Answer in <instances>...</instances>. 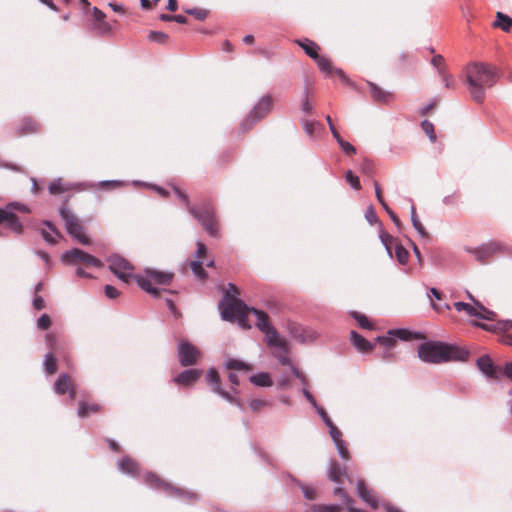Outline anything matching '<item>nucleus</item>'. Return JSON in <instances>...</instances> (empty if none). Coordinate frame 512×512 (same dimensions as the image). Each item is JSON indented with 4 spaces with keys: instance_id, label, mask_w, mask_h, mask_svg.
Listing matches in <instances>:
<instances>
[{
    "instance_id": "obj_1",
    "label": "nucleus",
    "mask_w": 512,
    "mask_h": 512,
    "mask_svg": "<svg viewBox=\"0 0 512 512\" xmlns=\"http://www.w3.org/2000/svg\"><path fill=\"white\" fill-rule=\"evenodd\" d=\"M464 72L471 99L477 103H483L486 90L494 86L497 81L495 70L483 63L473 62L465 67Z\"/></svg>"
},
{
    "instance_id": "obj_2",
    "label": "nucleus",
    "mask_w": 512,
    "mask_h": 512,
    "mask_svg": "<svg viewBox=\"0 0 512 512\" xmlns=\"http://www.w3.org/2000/svg\"><path fill=\"white\" fill-rule=\"evenodd\" d=\"M469 352L457 345L439 341L425 342L418 347L419 358L426 363L439 364L449 361H465Z\"/></svg>"
},
{
    "instance_id": "obj_3",
    "label": "nucleus",
    "mask_w": 512,
    "mask_h": 512,
    "mask_svg": "<svg viewBox=\"0 0 512 512\" xmlns=\"http://www.w3.org/2000/svg\"><path fill=\"white\" fill-rule=\"evenodd\" d=\"M173 190L175 195L185 202L189 213L199 221L207 233L212 237H217L219 233V226L213 205L209 202H204L199 208L191 206L188 196L185 193L176 186H173Z\"/></svg>"
},
{
    "instance_id": "obj_4",
    "label": "nucleus",
    "mask_w": 512,
    "mask_h": 512,
    "mask_svg": "<svg viewBox=\"0 0 512 512\" xmlns=\"http://www.w3.org/2000/svg\"><path fill=\"white\" fill-rule=\"evenodd\" d=\"M173 277L174 274L172 272L147 268L144 275H135L134 279L141 289L153 297H158L160 290L152 284L169 285Z\"/></svg>"
},
{
    "instance_id": "obj_5",
    "label": "nucleus",
    "mask_w": 512,
    "mask_h": 512,
    "mask_svg": "<svg viewBox=\"0 0 512 512\" xmlns=\"http://www.w3.org/2000/svg\"><path fill=\"white\" fill-rule=\"evenodd\" d=\"M144 483L152 489L161 490L169 496L177 497L188 502H194L199 499L198 495L191 491H186L161 480L157 475L147 472L143 476Z\"/></svg>"
},
{
    "instance_id": "obj_6",
    "label": "nucleus",
    "mask_w": 512,
    "mask_h": 512,
    "mask_svg": "<svg viewBox=\"0 0 512 512\" xmlns=\"http://www.w3.org/2000/svg\"><path fill=\"white\" fill-rule=\"evenodd\" d=\"M250 308L240 299L224 300L219 303L221 317L225 321H238L241 326H246L247 312Z\"/></svg>"
},
{
    "instance_id": "obj_7",
    "label": "nucleus",
    "mask_w": 512,
    "mask_h": 512,
    "mask_svg": "<svg viewBox=\"0 0 512 512\" xmlns=\"http://www.w3.org/2000/svg\"><path fill=\"white\" fill-rule=\"evenodd\" d=\"M59 215L65 223L67 233L82 245H89L91 243L90 238L85 235L84 227L80 224L78 217L68 208L66 204H63L59 208Z\"/></svg>"
},
{
    "instance_id": "obj_8",
    "label": "nucleus",
    "mask_w": 512,
    "mask_h": 512,
    "mask_svg": "<svg viewBox=\"0 0 512 512\" xmlns=\"http://www.w3.org/2000/svg\"><path fill=\"white\" fill-rule=\"evenodd\" d=\"M423 338L424 336L421 332L411 331L406 328H396L388 330L385 335L377 336L375 343H380L386 348L391 349L394 347L397 340L412 341Z\"/></svg>"
},
{
    "instance_id": "obj_9",
    "label": "nucleus",
    "mask_w": 512,
    "mask_h": 512,
    "mask_svg": "<svg viewBox=\"0 0 512 512\" xmlns=\"http://www.w3.org/2000/svg\"><path fill=\"white\" fill-rule=\"evenodd\" d=\"M271 109V98L266 95L263 96L258 103L253 107L246 119L240 124L242 132L250 130L255 123L263 119Z\"/></svg>"
},
{
    "instance_id": "obj_10",
    "label": "nucleus",
    "mask_w": 512,
    "mask_h": 512,
    "mask_svg": "<svg viewBox=\"0 0 512 512\" xmlns=\"http://www.w3.org/2000/svg\"><path fill=\"white\" fill-rule=\"evenodd\" d=\"M110 271L121 281L129 283L135 276L132 274L134 267L124 257L113 254L107 259Z\"/></svg>"
},
{
    "instance_id": "obj_11",
    "label": "nucleus",
    "mask_w": 512,
    "mask_h": 512,
    "mask_svg": "<svg viewBox=\"0 0 512 512\" xmlns=\"http://www.w3.org/2000/svg\"><path fill=\"white\" fill-rule=\"evenodd\" d=\"M61 259L67 265H76L81 262L95 268L103 266L100 259L78 248L66 251L62 254Z\"/></svg>"
},
{
    "instance_id": "obj_12",
    "label": "nucleus",
    "mask_w": 512,
    "mask_h": 512,
    "mask_svg": "<svg viewBox=\"0 0 512 512\" xmlns=\"http://www.w3.org/2000/svg\"><path fill=\"white\" fill-rule=\"evenodd\" d=\"M205 378H206V382H207V385H208L209 389L213 393L219 395L220 397H222L227 402L238 406L240 409L242 408V403L238 399H236L232 395V393L227 392V391H225L224 389L221 388V386H220V377H219V374H218L216 369L210 368L207 371Z\"/></svg>"
},
{
    "instance_id": "obj_13",
    "label": "nucleus",
    "mask_w": 512,
    "mask_h": 512,
    "mask_svg": "<svg viewBox=\"0 0 512 512\" xmlns=\"http://www.w3.org/2000/svg\"><path fill=\"white\" fill-rule=\"evenodd\" d=\"M200 351L196 346L187 340H183L178 344L177 357L181 366L188 367L197 363Z\"/></svg>"
},
{
    "instance_id": "obj_14",
    "label": "nucleus",
    "mask_w": 512,
    "mask_h": 512,
    "mask_svg": "<svg viewBox=\"0 0 512 512\" xmlns=\"http://www.w3.org/2000/svg\"><path fill=\"white\" fill-rule=\"evenodd\" d=\"M501 250L502 245L496 241H489L475 248H465V251L474 255L475 259L480 263H485L489 258Z\"/></svg>"
},
{
    "instance_id": "obj_15",
    "label": "nucleus",
    "mask_w": 512,
    "mask_h": 512,
    "mask_svg": "<svg viewBox=\"0 0 512 512\" xmlns=\"http://www.w3.org/2000/svg\"><path fill=\"white\" fill-rule=\"evenodd\" d=\"M287 331L289 335L298 343L312 342L317 338V333L311 328L302 326L293 321H288Z\"/></svg>"
},
{
    "instance_id": "obj_16",
    "label": "nucleus",
    "mask_w": 512,
    "mask_h": 512,
    "mask_svg": "<svg viewBox=\"0 0 512 512\" xmlns=\"http://www.w3.org/2000/svg\"><path fill=\"white\" fill-rule=\"evenodd\" d=\"M314 61L316 62L319 70L322 73L326 74L327 76H330L332 73H335L343 83H350V80L344 73V71L339 68H333L330 59H328L327 57L318 55L317 58L314 59Z\"/></svg>"
},
{
    "instance_id": "obj_17",
    "label": "nucleus",
    "mask_w": 512,
    "mask_h": 512,
    "mask_svg": "<svg viewBox=\"0 0 512 512\" xmlns=\"http://www.w3.org/2000/svg\"><path fill=\"white\" fill-rule=\"evenodd\" d=\"M6 228L10 229L16 234H22L23 232V224L20 219L8 210L7 206L5 208H0V223H4Z\"/></svg>"
},
{
    "instance_id": "obj_18",
    "label": "nucleus",
    "mask_w": 512,
    "mask_h": 512,
    "mask_svg": "<svg viewBox=\"0 0 512 512\" xmlns=\"http://www.w3.org/2000/svg\"><path fill=\"white\" fill-rule=\"evenodd\" d=\"M202 376V370L200 369H186L174 377L173 381L178 385L191 386L196 383Z\"/></svg>"
},
{
    "instance_id": "obj_19",
    "label": "nucleus",
    "mask_w": 512,
    "mask_h": 512,
    "mask_svg": "<svg viewBox=\"0 0 512 512\" xmlns=\"http://www.w3.org/2000/svg\"><path fill=\"white\" fill-rule=\"evenodd\" d=\"M54 391L59 395L68 392L71 399L76 397L75 387L71 384L66 374L58 376L54 383Z\"/></svg>"
},
{
    "instance_id": "obj_20",
    "label": "nucleus",
    "mask_w": 512,
    "mask_h": 512,
    "mask_svg": "<svg viewBox=\"0 0 512 512\" xmlns=\"http://www.w3.org/2000/svg\"><path fill=\"white\" fill-rule=\"evenodd\" d=\"M329 434L335 444L339 456L344 460L349 459V451L346 447L345 441L342 439L341 431L335 426L331 427Z\"/></svg>"
},
{
    "instance_id": "obj_21",
    "label": "nucleus",
    "mask_w": 512,
    "mask_h": 512,
    "mask_svg": "<svg viewBox=\"0 0 512 512\" xmlns=\"http://www.w3.org/2000/svg\"><path fill=\"white\" fill-rule=\"evenodd\" d=\"M478 369L488 378L497 379L496 366L488 355H483L477 359Z\"/></svg>"
},
{
    "instance_id": "obj_22",
    "label": "nucleus",
    "mask_w": 512,
    "mask_h": 512,
    "mask_svg": "<svg viewBox=\"0 0 512 512\" xmlns=\"http://www.w3.org/2000/svg\"><path fill=\"white\" fill-rule=\"evenodd\" d=\"M350 341L352 345L361 353H366L374 348L375 343H372L358 334L356 331L350 332Z\"/></svg>"
},
{
    "instance_id": "obj_23",
    "label": "nucleus",
    "mask_w": 512,
    "mask_h": 512,
    "mask_svg": "<svg viewBox=\"0 0 512 512\" xmlns=\"http://www.w3.org/2000/svg\"><path fill=\"white\" fill-rule=\"evenodd\" d=\"M357 492L359 497L368 504L372 509L378 508V501L373 493L366 487L363 480L357 482Z\"/></svg>"
},
{
    "instance_id": "obj_24",
    "label": "nucleus",
    "mask_w": 512,
    "mask_h": 512,
    "mask_svg": "<svg viewBox=\"0 0 512 512\" xmlns=\"http://www.w3.org/2000/svg\"><path fill=\"white\" fill-rule=\"evenodd\" d=\"M118 469L124 474L130 475L132 477H137L139 475V465L136 461H134L129 456L123 457L118 462Z\"/></svg>"
},
{
    "instance_id": "obj_25",
    "label": "nucleus",
    "mask_w": 512,
    "mask_h": 512,
    "mask_svg": "<svg viewBox=\"0 0 512 512\" xmlns=\"http://www.w3.org/2000/svg\"><path fill=\"white\" fill-rule=\"evenodd\" d=\"M370 88V94L374 101L386 103L392 98V94L388 91L383 90L381 87L373 82H367Z\"/></svg>"
},
{
    "instance_id": "obj_26",
    "label": "nucleus",
    "mask_w": 512,
    "mask_h": 512,
    "mask_svg": "<svg viewBox=\"0 0 512 512\" xmlns=\"http://www.w3.org/2000/svg\"><path fill=\"white\" fill-rule=\"evenodd\" d=\"M334 495L339 496L342 505L347 508L348 512H366L362 509L353 507V499L340 486H336L334 488Z\"/></svg>"
},
{
    "instance_id": "obj_27",
    "label": "nucleus",
    "mask_w": 512,
    "mask_h": 512,
    "mask_svg": "<svg viewBox=\"0 0 512 512\" xmlns=\"http://www.w3.org/2000/svg\"><path fill=\"white\" fill-rule=\"evenodd\" d=\"M296 43L305 51V53L313 60L319 55L320 47L317 43L310 39L297 40Z\"/></svg>"
},
{
    "instance_id": "obj_28",
    "label": "nucleus",
    "mask_w": 512,
    "mask_h": 512,
    "mask_svg": "<svg viewBox=\"0 0 512 512\" xmlns=\"http://www.w3.org/2000/svg\"><path fill=\"white\" fill-rule=\"evenodd\" d=\"M249 312L252 313L256 317L255 324L261 332H263L264 330H267L268 328H270L272 326L271 323L269 322L267 313H265L264 311L258 310L255 308H250Z\"/></svg>"
},
{
    "instance_id": "obj_29",
    "label": "nucleus",
    "mask_w": 512,
    "mask_h": 512,
    "mask_svg": "<svg viewBox=\"0 0 512 512\" xmlns=\"http://www.w3.org/2000/svg\"><path fill=\"white\" fill-rule=\"evenodd\" d=\"M493 27L500 28L504 32H509L512 28V18L503 12H497Z\"/></svg>"
},
{
    "instance_id": "obj_30",
    "label": "nucleus",
    "mask_w": 512,
    "mask_h": 512,
    "mask_svg": "<svg viewBox=\"0 0 512 512\" xmlns=\"http://www.w3.org/2000/svg\"><path fill=\"white\" fill-rule=\"evenodd\" d=\"M475 325L486 330V331L506 332L512 327V320L498 321L495 324L475 323Z\"/></svg>"
},
{
    "instance_id": "obj_31",
    "label": "nucleus",
    "mask_w": 512,
    "mask_h": 512,
    "mask_svg": "<svg viewBox=\"0 0 512 512\" xmlns=\"http://www.w3.org/2000/svg\"><path fill=\"white\" fill-rule=\"evenodd\" d=\"M249 381L258 387H270L272 385V380L266 372H259L250 376Z\"/></svg>"
},
{
    "instance_id": "obj_32",
    "label": "nucleus",
    "mask_w": 512,
    "mask_h": 512,
    "mask_svg": "<svg viewBox=\"0 0 512 512\" xmlns=\"http://www.w3.org/2000/svg\"><path fill=\"white\" fill-rule=\"evenodd\" d=\"M305 512H343L338 504H312Z\"/></svg>"
},
{
    "instance_id": "obj_33",
    "label": "nucleus",
    "mask_w": 512,
    "mask_h": 512,
    "mask_svg": "<svg viewBox=\"0 0 512 512\" xmlns=\"http://www.w3.org/2000/svg\"><path fill=\"white\" fill-rule=\"evenodd\" d=\"M263 333L265 334L266 343L270 347H274L277 344L285 341L284 338L279 336V333L273 326H271L267 330H264Z\"/></svg>"
},
{
    "instance_id": "obj_34",
    "label": "nucleus",
    "mask_w": 512,
    "mask_h": 512,
    "mask_svg": "<svg viewBox=\"0 0 512 512\" xmlns=\"http://www.w3.org/2000/svg\"><path fill=\"white\" fill-rule=\"evenodd\" d=\"M224 367L228 370H238V371H249L251 369L250 365L247 363L234 359L228 358L224 362Z\"/></svg>"
},
{
    "instance_id": "obj_35",
    "label": "nucleus",
    "mask_w": 512,
    "mask_h": 512,
    "mask_svg": "<svg viewBox=\"0 0 512 512\" xmlns=\"http://www.w3.org/2000/svg\"><path fill=\"white\" fill-rule=\"evenodd\" d=\"M410 213H411V222H412L413 228L417 231V233L419 234V236L421 238H427L428 234L417 216L416 208L414 205L411 206Z\"/></svg>"
},
{
    "instance_id": "obj_36",
    "label": "nucleus",
    "mask_w": 512,
    "mask_h": 512,
    "mask_svg": "<svg viewBox=\"0 0 512 512\" xmlns=\"http://www.w3.org/2000/svg\"><path fill=\"white\" fill-rule=\"evenodd\" d=\"M39 128V124L31 119V118H24L19 126V131L21 134H30L37 132Z\"/></svg>"
},
{
    "instance_id": "obj_37",
    "label": "nucleus",
    "mask_w": 512,
    "mask_h": 512,
    "mask_svg": "<svg viewBox=\"0 0 512 512\" xmlns=\"http://www.w3.org/2000/svg\"><path fill=\"white\" fill-rule=\"evenodd\" d=\"M475 306L477 308V315L474 317L494 321L496 317V313L484 307L479 301H475Z\"/></svg>"
},
{
    "instance_id": "obj_38",
    "label": "nucleus",
    "mask_w": 512,
    "mask_h": 512,
    "mask_svg": "<svg viewBox=\"0 0 512 512\" xmlns=\"http://www.w3.org/2000/svg\"><path fill=\"white\" fill-rule=\"evenodd\" d=\"M379 238L385 247L388 255L392 257V244H393V237L389 235L384 229L382 228V225L380 224V230H379Z\"/></svg>"
},
{
    "instance_id": "obj_39",
    "label": "nucleus",
    "mask_w": 512,
    "mask_h": 512,
    "mask_svg": "<svg viewBox=\"0 0 512 512\" xmlns=\"http://www.w3.org/2000/svg\"><path fill=\"white\" fill-rule=\"evenodd\" d=\"M438 75L441 78L443 85L448 89L455 88V80L452 75L448 74L445 68L438 69Z\"/></svg>"
},
{
    "instance_id": "obj_40",
    "label": "nucleus",
    "mask_w": 512,
    "mask_h": 512,
    "mask_svg": "<svg viewBox=\"0 0 512 512\" xmlns=\"http://www.w3.org/2000/svg\"><path fill=\"white\" fill-rule=\"evenodd\" d=\"M453 306L458 312L465 311L471 317H474V315H477L476 306H473L469 303L458 301V302H455L453 304Z\"/></svg>"
},
{
    "instance_id": "obj_41",
    "label": "nucleus",
    "mask_w": 512,
    "mask_h": 512,
    "mask_svg": "<svg viewBox=\"0 0 512 512\" xmlns=\"http://www.w3.org/2000/svg\"><path fill=\"white\" fill-rule=\"evenodd\" d=\"M190 268L194 275L199 279H205L207 277V273L203 268V263L200 260H194L190 263Z\"/></svg>"
},
{
    "instance_id": "obj_42",
    "label": "nucleus",
    "mask_w": 512,
    "mask_h": 512,
    "mask_svg": "<svg viewBox=\"0 0 512 512\" xmlns=\"http://www.w3.org/2000/svg\"><path fill=\"white\" fill-rule=\"evenodd\" d=\"M48 189H49L50 194H53V195L62 194L68 190V188L64 186V184L62 183V180L60 178L53 180L49 184Z\"/></svg>"
},
{
    "instance_id": "obj_43",
    "label": "nucleus",
    "mask_w": 512,
    "mask_h": 512,
    "mask_svg": "<svg viewBox=\"0 0 512 512\" xmlns=\"http://www.w3.org/2000/svg\"><path fill=\"white\" fill-rule=\"evenodd\" d=\"M303 130L305 133L312 137L317 127H321L320 122L314 120L303 119L302 121Z\"/></svg>"
},
{
    "instance_id": "obj_44",
    "label": "nucleus",
    "mask_w": 512,
    "mask_h": 512,
    "mask_svg": "<svg viewBox=\"0 0 512 512\" xmlns=\"http://www.w3.org/2000/svg\"><path fill=\"white\" fill-rule=\"evenodd\" d=\"M44 367L48 374H53L56 371V368H57L56 358L54 357V355L51 352H49L45 355Z\"/></svg>"
},
{
    "instance_id": "obj_45",
    "label": "nucleus",
    "mask_w": 512,
    "mask_h": 512,
    "mask_svg": "<svg viewBox=\"0 0 512 512\" xmlns=\"http://www.w3.org/2000/svg\"><path fill=\"white\" fill-rule=\"evenodd\" d=\"M99 409L100 407L98 404L87 405L86 403L82 402L80 403L77 414L80 418H84L88 416V412H97Z\"/></svg>"
},
{
    "instance_id": "obj_46",
    "label": "nucleus",
    "mask_w": 512,
    "mask_h": 512,
    "mask_svg": "<svg viewBox=\"0 0 512 512\" xmlns=\"http://www.w3.org/2000/svg\"><path fill=\"white\" fill-rule=\"evenodd\" d=\"M341 469L338 463L332 462L328 470V477L335 483H340Z\"/></svg>"
},
{
    "instance_id": "obj_47",
    "label": "nucleus",
    "mask_w": 512,
    "mask_h": 512,
    "mask_svg": "<svg viewBox=\"0 0 512 512\" xmlns=\"http://www.w3.org/2000/svg\"><path fill=\"white\" fill-rule=\"evenodd\" d=\"M421 128L426 133V135L429 137L431 142L436 141V134H435L434 125L432 122H430L428 120H423L421 122Z\"/></svg>"
},
{
    "instance_id": "obj_48",
    "label": "nucleus",
    "mask_w": 512,
    "mask_h": 512,
    "mask_svg": "<svg viewBox=\"0 0 512 512\" xmlns=\"http://www.w3.org/2000/svg\"><path fill=\"white\" fill-rule=\"evenodd\" d=\"M395 254L398 262L400 264H406L409 258V252L402 245H397L395 249Z\"/></svg>"
},
{
    "instance_id": "obj_49",
    "label": "nucleus",
    "mask_w": 512,
    "mask_h": 512,
    "mask_svg": "<svg viewBox=\"0 0 512 512\" xmlns=\"http://www.w3.org/2000/svg\"><path fill=\"white\" fill-rule=\"evenodd\" d=\"M148 38L152 42L164 44L168 40V35L160 31H151Z\"/></svg>"
},
{
    "instance_id": "obj_50",
    "label": "nucleus",
    "mask_w": 512,
    "mask_h": 512,
    "mask_svg": "<svg viewBox=\"0 0 512 512\" xmlns=\"http://www.w3.org/2000/svg\"><path fill=\"white\" fill-rule=\"evenodd\" d=\"M345 179L353 189H356V190L361 189V184H360L359 178L356 175H354L351 170L346 171Z\"/></svg>"
},
{
    "instance_id": "obj_51",
    "label": "nucleus",
    "mask_w": 512,
    "mask_h": 512,
    "mask_svg": "<svg viewBox=\"0 0 512 512\" xmlns=\"http://www.w3.org/2000/svg\"><path fill=\"white\" fill-rule=\"evenodd\" d=\"M336 141L339 144V146L342 149V151L346 155H354V154H356V148L352 144H350L349 142L343 140L342 137H340Z\"/></svg>"
},
{
    "instance_id": "obj_52",
    "label": "nucleus",
    "mask_w": 512,
    "mask_h": 512,
    "mask_svg": "<svg viewBox=\"0 0 512 512\" xmlns=\"http://www.w3.org/2000/svg\"><path fill=\"white\" fill-rule=\"evenodd\" d=\"M352 317L357 321L358 325L363 329H370L371 324L365 315L359 314L358 312H352Z\"/></svg>"
},
{
    "instance_id": "obj_53",
    "label": "nucleus",
    "mask_w": 512,
    "mask_h": 512,
    "mask_svg": "<svg viewBox=\"0 0 512 512\" xmlns=\"http://www.w3.org/2000/svg\"><path fill=\"white\" fill-rule=\"evenodd\" d=\"M299 487L302 490L303 496L307 500H315L317 498L316 490L313 487L299 483Z\"/></svg>"
},
{
    "instance_id": "obj_54",
    "label": "nucleus",
    "mask_w": 512,
    "mask_h": 512,
    "mask_svg": "<svg viewBox=\"0 0 512 512\" xmlns=\"http://www.w3.org/2000/svg\"><path fill=\"white\" fill-rule=\"evenodd\" d=\"M274 349L273 356L277 359L281 358L283 354H288V344L287 341H283L276 346L272 347Z\"/></svg>"
},
{
    "instance_id": "obj_55",
    "label": "nucleus",
    "mask_w": 512,
    "mask_h": 512,
    "mask_svg": "<svg viewBox=\"0 0 512 512\" xmlns=\"http://www.w3.org/2000/svg\"><path fill=\"white\" fill-rule=\"evenodd\" d=\"M185 13L194 16L197 20L203 21L206 19L208 12L204 9L190 8L185 9Z\"/></svg>"
},
{
    "instance_id": "obj_56",
    "label": "nucleus",
    "mask_w": 512,
    "mask_h": 512,
    "mask_svg": "<svg viewBox=\"0 0 512 512\" xmlns=\"http://www.w3.org/2000/svg\"><path fill=\"white\" fill-rule=\"evenodd\" d=\"M269 405V402L263 399H252L249 401V407L253 412H259L262 408Z\"/></svg>"
},
{
    "instance_id": "obj_57",
    "label": "nucleus",
    "mask_w": 512,
    "mask_h": 512,
    "mask_svg": "<svg viewBox=\"0 0 512 512\" xmlns=\"http://www.w3.org/2000/svg\"><path fill=\"white\" fill-rule=\"evenodd\" d=\"M8 210L12 213H15V211H20L22 213H30V208L27 205L18 203V202H11L6 205Z\"/></svg>"
},
{
    "instance_id": "obj_58",
    "label": "nucleus",
    "mask_w": 512,
    "mask_h": 512,
    "mask_svg": "<svg viewBox=\"0 0 512 512\" xmlns=\"http://www.w3.org/2000/svg\"><path fill=\"white\" fill-rule=\"evenodd\" d=\"M50 325H51V319H50L49 315H47V314H42L37 319V327L40 330H46L50 327Z\"/></svg>"
},
{
    "instance_id": "obj_59",
    "label": "nucleus",
    "mask_w": 512,
    "mask_h": 512,
    "mask_svg": "<svg viewBox=\"0 0 512 512\" xmlns=\"http://www.w3.org/2000/svg\"><path fill=\"white\" fill-rule=\"evenodd\" d=\"M365 218L371 225L378 223V216L373 206H369L365 212Z\"/></svg>"
},
{
    "instance_id": "obj_60",
    "label": "nucleus",
    "mask_w": 512,
    "mask_h": 512,
    "mask_svg": "<svg viewBox=\"0 0 512 512\" xmlns=\"http://www.w3.org/2000/svg\"><path fill=\"white\" fill-rule=\"evenodd\" d=\"M237 294H238V288L236 287V285L229 283L223 299L224 300L238 299Z\"/></svg>"
},
{
    "instance_id": "obj_61",
    "label": "nucleus",
    "mask_w": 512,
    "mask_h": 512,
    "mask_svg": "<svg viewBox=\"0 0 512 512\" xmlns=\"http://www.w3.org/2000/svg\"><path fill=\"white\" fill-rule=\"evenodd\" d=\"M361 171L366 175H371L374 170V164L369 159H363L360 165Z\"/></svg>"
},
{
    "instance_id": "obj_62",
    "label": "nucleus",
    "mask_w": 512,
    "mask_h": 512,
    "mask_svg": "<svg viewBox=\"0 0 512 512\" xmlns=\"http://www.w3.org/2000/svg\"><path fill=\"white\" fill-rule=\"evenodd\" d=\"M301 110H302V112H304L306 114L311 113L313 111V106L308 100V90L307 89L304 90V99L301 104Z\"/></svg>"
},
{
    "instance_id": "obj_63",
    "label": "nucleus",
    "mask_w": 512,
    "mask_h": 512,
    "mask_svg": "<svg viewBox=\"0 0 512 512\" xmlns=\"http://www.w3.org/2000/svg\"><path fill=\"white\" fill-rule=\"evenodd\" d=\"M98 185L101 187L118 188L124 185V182L120 180H104L99 182Z\"/></svg>"
},
{
    "instance_id": "obj_64",
    "label": "nucleus",
    "mask_w": 512,
    "mask_h": 512,
    "mask_svg": "<svg viewBox=\"0 0 512 512\" xmlns=\"http://www.w3.org/2000/svg\"><path fill=\"white\" fill-rule=\"evenodd\" d=\"M95 29H97L102 34H105L111 31V26L108 22L105 21V19H103L102 21L97 22Z\"/></svg>"
}]
</instances>
